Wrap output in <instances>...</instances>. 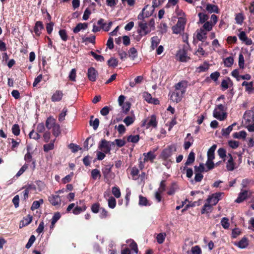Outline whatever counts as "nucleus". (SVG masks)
<instances>
[{
	"label": "nucleus",
	"instance_id": "f257e3e1",
	"mask_svg": "<svg viewBox=\"0 0 254 254\" xmlns=\"http://www.w3.org/2000/svg\"><path fill=\"white\" fill-rule=\"evenodd\" d=\"M214 163L212 160H207L206 163H200L198 166L194 167L195 177L194 179L196 182H200L203 176L202 173L207 172L214 168Z\"/></svg>",
	"mask_w": 254,
	"mask_h": 254
},
{
	"label": "nucleus",
	"instance_id": "f03ea898",
	"mask_svg": "<svg viewBox=\"0 0 254 254\" xmlns=\"http://www.w3.org/2000/svg\"><path fill=\"white\" fill-rule=\"evenodd\" d=\"M226 108L223 104L216 105L213 112V117L219 121H224L227 118V115L225 112Z\"/></svg>",
	"mask_w": 254,
	"mask_h": 254
},
{
	"label": "nucleus",
	"instance_id": "7ed1b4c3",
	"mask_svg": "<svg viewBox=\"0 0 254 254\" xmlns=\"http://www.w3.org/2000/svg\"><path fill=\"white\" fill-rule=\"evenodd\" d=\"M137 31L140 37L145 36L150 32V30L148 28V24L145 20L138 22V29Z\"/></svg>",
	"mask_w": 254,
	"mask_h": 254
},
{
	"label": "nucleus",
	"instance_id": "20e7f679",
	"mask_svg": "<svg viewBox=\"0 0 254 254\" xmlns=\"http://www.w3.org/2000/svg\"><path fill=\"white\" fill-rule=\"evenodd\" d=\"M186 22H185L184 20L181 19L178 20L177 24L173 26L172 28L173 33L174 34H180L182 32H184Z\"/></svg>",
	"mask_w": 254,
	"mask_h": 254
},
{
	"label": "nucleus",
	"instance_id": "39448f33",
	"mask_svg": "<svg viewBox=\"0 0 254 254\" xmlns=\"http://www.w3.org/2000/svg\"><path fill=\"white\" fill-rule=\"evenodd\" d=\"M98 149L106 153H110L111 150L110 141L102 139L98 145Z\"/></svg>",
	"mask_w": 254,
	"mask_h": 254
},
{
	"label": "nucleus",
	"instance_id": "423d86ee",
	"mask_svg": "<svg viewBox=\"0 0 254 254\" xmlns=\"http://www.w3.org/2000/svg\"><path fill=\"white\" fill-rule=\"evenodd\" d=\"M176 151V147L175 145H171L165 148L162 152L161 156L163 159H167L171 156Z\"/></svg>",
	"mask_w": 254,
	"mask_h": 254
},
{
	"label": "nucleus",
	"instance_id": "0eeeda50",
	"mask_svg": "<svg viewBox=\"0 0 254 254\" xmlns=\"http://www.w3.org/2000/svg\"><path fill=\"white\" fill-rule=\"evenodd\" d=\"M188 82L186 80H183L174 85L175 90L180 91L182 93H185L187 88L188 87Z\"/></svg>",
	"mask_w": 254,
	"mask_h": 254
},
{
	"label": "nucleus",
	"instance_id": "6e6552de",
	"mask_svg": "<svg viewBox=\"0 0 254 254\" xmlns=\"http://www.w3.org/2000/svg\"><path fill=\"white\" fill-rule=\"evenodd\" d=\"M222 194L223 193H216L213 194L208 196L206 201L213 206L215 205L220 199V197Z\"/></svg>",
	"mask_w": 254,
	"mask_h": 254
},
{
	"label": "nucleus",
	"instance_id": "1a4fd4ad",
	"mask_svg": "<svg viewBox=\"0 0 254 254\" xmlns=\"http://www.w3.org/2000/svg\"><path fill=\"white\" fill-rule=\"evenodd\" d=\"M30 166L32 170L35 168V163L34 161L31 162V161H28L26 164L24 165L19 170L17 173L16 174V177H18L21 176L24 171L27 169L28 166Z\"/></svg>",
	"mask_w": 254,
	"mask_h": 254
},
{
	"label": "nucleus",
	"instance_id": "9d476101",
	"mask_svg": "<svg viewBox=\"0 0 254 254\" xmlns=\"http://www.w3.org/2000/svg\"><path fill=\"white\" fill-rule=\"evenodd\" d=\"M98 75V71L94 67H91L88 69L87 76L90 81L92 82L95 81Z\"/></svg>",
	"mask_w": 254,
	"mask_h": 254
},
{
	"label": "nucleus",
	"instance_id": "9b49d317",
	"mask_svg": "<svg viewBox=\"0 0 254 254\" xmlns=\"http://www.w3.org/2000/svg\"><path fill=\"white\" fill-rule=\"evenodd\" d=\"M184 94V93L175 90L171 95L170 99L174 102L179 103L181 101Z\"/></svg>",
	"mask_w": 254,
	"mask_h": 254
},
{
	"label": "nucleus",
	"instance_id": "f8f14e48",
	"mask_svg": "<svg viewBox=\"0 0 254 254\" xmlns=\"http://www.w3.org/2000/svg\"><path fill=\"white\" fill-rule=\"evenodd\" d=\"M64 93L63 91L57 90H56L51 96V101L53 102L61 101L63 97Z\"/></svg>",
	"mask_w": 254,
	"mask_h": 254
},
{
	"label": "nucleus",
	"instance_id": "ddd939ff",
	"mask_svg": "<svg viewBox=\"0 0 254 254\" xmlns=\"http://www.w3.org/2000/svg\"><path fill=\"white\" fill-rule=\"evenodd\" d=\"M240 163V160H228L226 165L227 168L229 171H232L238 167Z\"/></svg>",
	"mask_w": 254,
	"mask_h": 254
},
{
	"label": "nucleus",
	"instance_id": "4468645a",
	"mask_svg": "<svg viewBox=\"0 0 254 254\" xmlns=\"http://www.w3.org/2000/svg\"><path fill=\"white\" fill-rule=\"evenodd\" d=\"M44 27L42 22L38 21L36 22L35 26H34L33 30L35 35L39 37L41 34V30L44 29Z\"/></svg>",
	"mask_w": 254,
	"mask_h": 254
},
{
	"label": "nucleus",
	"instance_id": "2eb2a0df",
	"mask_svg": "<svg viewBox=\"0 0 254 254\" xmlns=\"http://www.w3.org/2000/svg\"><path fill=\"white\" fill-rule=\"evenodd\" d=\"M50 203L54 206L58 205L61 203V198L58 195L52 194L49 197Z\"/></svg>",
	"mask_w": 254,
	"mask_h": 254
},
{
	"label": "nucleus",
	"instance_id": "dca6fc26",
	"mask_svg": "<svg viewBox=\"0 0 254 254\" xmlns=\"http://www.w3.org/2000/svg\"><path fill=\"white\" fill-rule=\"evenodd\" d=\"M56 124V120L52 116L48 117L45 123V126L47 129H50Z\"/></svg>",
	"mask_w": 254,
	"mask_h": 254
},
{
	"label": "nucleus",
	"instance_id": "f3484780",
	"mask_svg": "<svg viewBox=\"0 0 254 254\" xmlns=\"http://www.w3.org/2000/svg\"><path fill=\"white\" fill-rule=\"evenodd\" d=\"M178 55L179 57V60L182 62H186L187 61V59H190V57L187 56V51L183 49L182 50H180L178 53Z\"/></svg>",
	"mask_w": 254,
	"mask_h": 254
},
{
	"label": "nucleus",
	"instance_id": "a211bd4d",
	"mask_svg": "<svg viewBox=\"0 0 254 254\" xmlns=\"http://www.w3.org/2000/svg\"><path fill=\"white\" fill-rule=\"evenodd\" d=\"M206 9L209 13H219V9L217 5L208 3L206 5Z\"/></svg>",
	"mask_w": 254,
	"mask_h": 254
},
{
	"label": "nucleus",
	"instance_id": "6ab92c4d",
	"mask_svg": "<svg viewBox=\"0 0 254 254\" xmlns=\"http://www.w3.org/2000/svg\"><path fill=\"white\" fill-rule=\"evenodd\" d=\"M212 210L213 205L206 201L202 209L201 213L209 214L212 212Z\"/></svg>",
	"mask_w": 254,
	"mask_h": 254
},
{
	"label": "nucleus",
	"instance_id": "aec40b11",
	"mask_svg": "<svg viewBox=\"0 0 254 254\" xmlns=\"http://www.w3.org/2000/svg\"><path fill=\"white\" fill-rule=\"evenodd\" d=\"M157 122L156 121V116L155 115H152L146 124V127H157Z\"/></svg>",
	"mask_w": 254,
	"mask_h": 254
},
{
	"label": "nucleus",
	"instance_id": "412c9836",
	"mask_svg": "<svg viewBox=\"0 0 254 254\" xmlns=\"http://www.w3.org/2000/svg\"><path fill=\"white\" fill-rule=\"evenodd\" d=\"M175 12L177 16H178V20L182 19L184 20L185 22H187L186 15L182 9H179L178 5H177L176 8Z\"/></svg>",
	"mask_w": 254,
	"mask_h": 254
},
{
	"label": "nucleus",
	"instance_id": "4be33fe9",
	"mask_svg": "<svg viewBox=\"0 0 254 254\" xmlns=\"http://www.w3.org/2000/svg\"><path fill=\"white\" fill-rule=\"evenodd\" d=\"M138 204L141 206H147L151 205V203L145 197L139 195Z\"/></svg>",
	"mask_w": 254,
	"mask_h": 254
},
{
	"label": "nucleus",
	"instance_id": "5701e85b",
	"mask_svg": "<svg viewBox=\"0 0 254 254\" xmlns=\"http://www.w3.org/2000/svg\"><path fill=\"white\" fill-rule=\"evenodd\" d=\"M248 197V191L247 190H242L239 193L238 198L236 199L235 202L241 203L243 201Z\"/></svg>",
	"mask_w": 254,
	"mask_h": 254
},
{
	"label": "nucleus",
	"instance_id": "b1692460",
	"mask_svg": "<svg viewBox=\"0 0 254 254\" xmlns=\"http://www.w3.org/2000/svg\"><path fill=\"white\" fill-rule=\"evenodd\" d=\"M236 124H237L236 123H234L227 128H223L222 129V135L223 136H227L229 135L231 131L233 130V127L235 126Z\"/></svg>",
	"mask_w": 254,
	"mask_h": 254
},
{
	"label": "nucleus",
	"instance_id": "393cba45",
	"mask_svg": "<svg viewBox=\"0 0 254 254\" xmlns=\"http://www.w3.org/2000/svg\"><path fill=\"white\" fill-rule=\"evenodd\" d=\"M32 220V217L31 215H28L21 221L20 223V227L21 228L29 224L31 222Z\"/></svg>",
	"mask_w": 254,
	"mask_h": 254
},
{
	"label": "nucleus",
	"instance_id": "a878e982",
	"mask_svg": "<svg viewBox=\"0 0 254 254\" xmlns=\"http://www.w3.org/2000/svg\"><path fill=\"white\" fill-rule=\"evenodd\" d=\"M217 145H213L207 151V159H215L214 152L216 149Z\"/></svg>",
	"mask_w": 254,
	"mask_h": 254
},
{
	"label": "nucleus",
	"instance_id": "bb28decb",
	"mask_svg": "<svg viewBox=\"0 0 254 254\" xmlns=\"http://www.w3.org/2000/svg\"><path fill=\"white\" fill-rule=\"evenodd\" d=\"M160 42V40L158 36H154L151 39V47L152 50H154L158 46Z\"/></svg>",
	"mask_w": 254,
	"mask_h": 254
},
{
	"label": "nucleus",
	"instance_id": "cd10ccee",
	"mask_svg": "<svg viewBox=\"0 0 254 254\" xmlns=\"http://www.w3.org/2000/svg\"><path fill=\"white\" fill-rule=\"evenodd\" d=\"M86 207L84 205L82 206H78L77 205L73 209L72 213L75 215H78L81 213L82 212L86 210Z\"/></svg>",
	"mask_w": 254,
	"mask_h": 254
},
{
	"label": "nucleus",
	"instance_id": "c85d7f7f",
	"mask_svg": "<svg viewBox=\"0 0 254 254\" xmlns=\"http://www.w3.org/2000/svg\"><path fill=\"white\" fill-rule=\"evenodd\" d=\"M247 136V132L245 130H241L239 132H236L233 134V136L235 138L245 139Z\"/></svg>",
	"mask_w": 254,
	"mask_h": 254
},
{
	"label": "nucleus",
	"instance_id": "c756f323",
	"mask_svg": "<svg viewBox=\"0 0 254 254\" xmlns=\"http://www.w3.org/2000/svg\"><path fill=\"white\" fill-rule=\"evenodd\" d=\"M93 116H92L91 117L89 124L91 126H92L94 130H96L99 127L100 121L98 118H96L93 121H92V119H93Z\"/></svg>",
	"mask_w": 254,
	"mask_h": 254
},
{
	"label": "nucleus",
	"instance_id": "7c9ffc66",
	"mask_svg": "<svg viewBox=\"0 0 254 254\" xmlns=\"http://www.w3.org/2000/svg\"><path fill=\"white\" fill-rule=\"evenodd\" d=\"M53 134L55 136L57 137L61 134V128L60 126L58 124H56L52 127Z\"/></svg>",
	"mask_w": 254,
	"mask_h": 254
},
{
	"label": "nucleus",
	"instance_id": "2f4dec72",
	"mask_svg": "<svg viewBox=\"0 0 254 254\" xmlns=\"http://www.w3.org/2000/svg\"><path fill=\"white\" fill-rule=\"evenodd\" d=\"M236 245L241 249L246 248L248 245V241L247 238H243Z\"/></svg>",
	"mask_w": 254,
	"mask_h": 254
},
{
	"label": "nucleus",
	"instance_id": "473e14b6",
	"mask_svg": "<svg viewBox=\"0 0 254 254\" xmlns=\"http://www.w3.org/2000/svg\"><path fill=\"white\" fill-rule=\"evenodd\" d=\"M127 243L128 244L129 247L136 253H138V249L136 244L132 240H128Z\"/></svg>",
	"mask_w": 254,
	"mask_h": 254
},
{
	"label": "nucleus",
	"instance_id": "72a5a7b5",
	"mask_svg": "<svg viewBox=\"0 0 254 254\" xmlns=\"http://www.w3.org/2000/svg\"><path fill=\"white\" fill-rule=\"evenodd\" d=\"M229 83H230L232 85H233V82L229 77H228L227 80L224 79L222 81L221 85L223 90H225L228 88Z\"/></svg>",
	"mask_w": 254,
	"mask_h": 254
},
{
	"label": "nucleus",
	"instance_id": "f704fd0d",
	"mask_svg": "<svg viewBox=\"0 0 254 254\" xmlns=\"http://www.w3.org/2000/svg\"><path fill=\"white\" fill-rule=\"evenodd\" d=\"M224 64L226 67H231L234 64V58L232 57H229L224 60Z\"/></svg>",
	"mask_w": 254,
	"mask_h": 254
},
{
	"label": "nucleus",
	"instance_id": "c9c22d12",
	"mask_svg": "<svg viewBox=\"0 0 254 254\" xmlns=\"http://www.w3.org/2000/svg\"><path fill=\"white\" fill-rule=\"evenodd\" d=\"M59 34L63 41H66L68 39V35L65 29H61L59 31Z\"/></svg>",
	"mask_w": 254,
	"mask_h": 254
},
{
	"label": "nucleus",
	"instance_id": "e433bc0d",
	"mask_svg": "<svg viewBox=\"0 0 254 254\" xmlns=\"http://www.w3.org/2000/svg\"><path fill=\"white\" fill-rule=\"evenodd\" d=\"M60 217L61 214L59 212H57L54 215L52 219L51 225L50 226L51 229H53L54 227L55 223L60 218Z\"/></svg>",
	"mask_w": 254,
	"mask_h": 254
},
{
	"label": "nucleus",
	"instance_id": "4c0bfd02",
	"mask_svg": "<svg viewBox=\"0 0 254 254\" xmlns=\"http://www.w3.org/2000/svg\"><path fill=\"white\" fill-rule=\"evenodd\" d=\"M27 153H26L24 159H32V155L34 152L32 151V148L30 145L26 146Z\"/></svg>",
	"mask_w": 254,
	"mask_h": 254
},
{
	"label": "nucleus",
	"instance_id": "58836bf2",
	"mask_svg": "<svg viewBox=\"0 0 254 254\" xmlns=\"http://www.w3.org/2000/svg\"><path fill=\"white\" fill-rule=\"evenodd\" d=\"M127 141L129 142L137 143L139 139V135H130L127 137Z\"/></svg>",
	"mask_w": 254,
	"mask_h": 254
},
{
	"label": "nucleus",
	"instance_id": "ea45409f",
	"mask_svg": "<svg viewBox=\"0 0 254 254\" xmlns=\"http://www.w3.org/2000/svg\"><path fill=\"white\" fill-rule=\"evenodd\" d=\"M238 65L240 69H243L245 68V59L242 53L239 55Z\"/></svg>",
	"mask_w": 254,
	"mask_h": 254
},
{
	"label": "nucleus",
	"instance_id": "a19ab883",
	"mask_svg": "<svg viewBox=\"0 0 254 254\" xmlns=\"http://www.w3.org/2000/svg\"><path fill=\"white\" fill-rule=\"evenodd\" d=\"M90 142V147H91L94 143V139L91 137H88L84 142L83 145L84 148L88 150L89 149V144Z\"/></svg>",
	"mask_w": 254,
	"mask_h": 254
},
{
	"label": "nucleus",
	"instance_id": "79ce46f5",
	"mask_svg": "<svg viewBox=\"0 0 254 254\" xmlns=\"http://www.w3.org/2000/svg\"><path fill=\"white\" fill-rule=\"evenodd\" d=\"M108 206L112 209L114 208L116 206V199L113 197H110L108 200Z\"/></svg>",
	"mask_w": 254,
	"mask_h": 254
},
{
	"label": "nucleus",
	"instance_id": "37998d69",
	"mask_svg": "<svg viewBox=\"0 0 254 254\" xmlns=\"http://www.w3.org/2000/svg\"><path fill=\"white\" fill-rule=\"evenodd\" d=\"M198 16L199 18V22L201 24L204 23L209 18V16L207 14L201 12L198 13Z\"/></svg>",
	"mask_w": 254,
	"mask_h": 254
},
{
	"label": "nucleus",
	"instance_id": "c03bdc74",
	"mask_svg": "<svg viewBox=\"0 0 254 254\" xmlns=\"http://www.w3.org/2000/svg\"><path fill=\"white\" fill-rule=\"evenodd\" d=\"M68 147L73 153L77 152L78 151L81 150V148L79 145L73 143H70Z\"/></svg>",
	"mask_w": 254,
	"mask_h": 254
},
{
	"label": "nucleus",
	"instance_id": "a18cd8bd",
	"mask_svg": "<svg viewBox=\"0 0 254 254\" xmlns=\"http://www.w3.org/2000/svg\"><path fill=\"white\" fill-rule=\"evenodd\" d=\"M108 65L110 67H115L118 65V61L117 59L111 58L108 61Z\"/></svg>",
	"mask_w": 254,
	"mask_h": 254
},
{
	"label": "nucleus",
	"instance_id": "49530a36",
	"mask_svg": "<svg viewBox=\"0 0 254 254\" xmlns=\"http://www.w3.org/2000/svg\"><path fill=\"white\" fill-rule=\"evenodd\" d=\"M121 106L122 107L123 112L127 114L130 109L131 104L129 102H126Z\"/></svg>",
	"mask_w": 254,
	"mask_h": 254
},
{
	"label": "nucleus",
	"instance_id": "de8ad7c7",
	"mask_svg": "<svg viewBox=\"0 0 254 254\" xmlns=\"http://www.w3.org/2000/svg\"><path fill=\"white\" fill-rule=\"evenodd\" d=\"M166 235L165 233H161L158 234L156 236V240L158 243L161 244L163 243L166 238Z\"/></svg>",
	"mask_w": 254,
	"mask_h": 254
},
{
	"label": "nucleus",
	"instance_id": "09e8293b",
	"mask_svg": "<svg viewBox=\"0 0 254 254\" xmlns=\"http://www.w3.org/2000/svg\"><path fill=\"white\" fill-rule=\"evenodd\" d=\"M156 150V149H153V151H150L146 153H143V155L144 156V159H155L156 155L154 154V152Z\"/></svg>",
	"mask_w": 254,
	"mask_h": 254
},
{
	"label": "nucleus",
	"instance_id": "8fccbe9b",
	"mask_svg": "<svg viewBox=\"0 0 254 254\" xmlns=\"http://www.w3.org/2000/svg\"><path fill=\"white\" fill-rule=\"evenodd\" d=\"M29 136L30 138H33L36 140L39 139L41 138V135L39 134V132L37 131L35 132L34 129L30 132Z\"/></svg>",
	"mask_w": 254,
	"mask_h": 254
},
{
	"label": "nucleus",
	"instance_id": "3c124183",
	"mask_svg": "<svg viewBox=\"0 0 254 254\" xmlns=\"http://www.w3.org/2000/svg\"><path fill=\"white\" fill-rule=\"evenodd\" d=\"M11 130L12 133L16 136H18L20 134V127L18 124L13 125Z\"/></svg>",
	"mask_w": 254,
	"mask_h": 254
},
{
	"label": "nucleus",
	"instance_id": "603ef678",
	"mask_svg": "<svg viewBox=\"0 0 254 254\" xmlns=\"http://www.w3.org/2000/svg\"><path fill=\"white\" fill-rule=\"evenodd\" d=\"M36 187L34 185H29L23 191V196L25 199L28 197V195L30 190H35Z\"/></svg>",
	"mask_w": 254,
	"mask_h": 254
},
{
	"label": "nucleus",
	"instance_id": "864d4df0",
	"mask_svg": "<svg viewBox=\"0 0 254 254\" xmlns=\"http://www.w3.org/2000/svg\"><path fill=\"white\" fill-rule=\"evenodd\" d=\"M67 112V109L65 107L64 108L62 112L60 114L59 116V121L60 122H63L65 119V117L66 115V113Z\"/></svg>",
	"mask_w": 254,
	"mask_h": 254
},
{
	"label": "nucleus",
	"instance_id": "5fc2aeb1",
	"mask_svg": "<svg viewBox=\"0 0 254 254\" xmlns=\"http://www.w3.org/2000/svg\"><path fill=\"white\" fill-rule=\"evenodd\" d=\"M125 137H124L123 139H116L115 140V142L116 145L119 148H121L124 145H125L126 143V141L125 140Z\"/></svg>",
	"mask_w": 254,
	"mask_h": 254
},
{
	"label": "nucleus",
	"instance_id": "6e6d98bb",
	"mask_svg": "<svg viewBox=\"0 0 254 254\" xmlns=\"http://www.w3.org/2000/svg\"><path fill=\"white\" fill-rule=\"evenodd\" d=\"M90 53V55L92 57H93L95 59V60H97V61H100V62H104V61L105 59L103 56H102L101 55H97L93 51H91Z\"/></svg>",
	"mask_w": 254,
	"mask_h": 254
},
{
	"label": "nucleus",
	"instance_id": "4d7b16f0",
	"mask_svg": "<svg viewBox=\"0 0 254 254\" xmlns=\"http://www.w3.org/2000/svg\"><path fill=\"white\" fill-rule=\"evenodd\" d=\"M11 140V149L14 150L15 148H17L20 142V139H18V141L14 139L13 138H9Z\"/></svg>",
	"mask_w": 254,
	"mask_h": 254
},
{
	"label": "nucleus",
	"instance_id": "13d9d810",
	"mask_svg": "<svg viewBox=\"0 0 254 254\" xmlns=\"http://www.w3.org/2000/svg\"><path fill=\"white\" fill-rule=\"evenodd\" d=\"M112 192L113 195L116 198H119L121 196V191L119 188L114 187L112 188Z\"/></svg>",
	"mask_w": 254,
	"mask_h": 254
},
{
	"label": "nucleus",
	"instance_id": "bf43d9fd",
	"mask_svg": "<svg viewBox=\"0 0 254 254\" xmlns=\"http://www.w3.org/2000/svg\"><path fill=\"white\" fill-rule=\"evenodd\" d=\"M92 177L94 180L99 179L101 177L100 172L97 169H94L91 172Z\"/></svg>",
	"mask_w": 254,
	"mask_h": 254
},
{
	"label": "nucleus",
	"instance_id": "052dcab7",
	"mask_svg": "<svg viewBox=\"0 0 254 254\" xmlns=\"http://www.w3.org/2000/svg\"><path fill=\"white\" fill-rule=\"evenodd\" d=\"M214 25L212 22L210 21H206L204 22V24L203 25V28L207 31H210L212 30L213 26Z\"/></svg>",
	"mask_w": 254,
	"mask_h": 254
},
{
	"label": "nucleus",
	"instance_id": "680f3d73",
	"mask_svg": "<svg viewBox=\"0 0 254 254\" xmlns=\"http://www.w3.org/2000/svg\"><path fill=\"white\" fill-rule=\"evenodd\" d=\"M43 199H41L38 201H34L31 206V209L32 210H35L37 208H38L40 205L41 204L43 203Z\"/></svg>",
	"mask_w": 254,
	"mask_h": 254
},
{
	"label": "nucleus",
	"instance_id": "e2e57ef3",
	"mask_svg": "<svg viewBox=\"0 0 254 254\" xmlns=\"http://www.w3.org/2000/svg\"><path fill=\"white\" fill-rule=\"evenodd\" d=\"M134 118L130 116L126 117L124 120V122L127 126H129L131 125L134 122Z\"/></svg>",
	"mask_w": 254,
	"mask_h": 254
},
{
	"label": "nucleus",
	"instance_id": "0e129e2a",
	"mask_svg": "<svg viewBox=\"0 0 254 254\" xmlns=\"http://www.w3.org/2000/svg\"><path fill=\"white\" fill-rule=\"evenodd\" d=\"M115 128L117 129L119 133L121 135L123 134L126 130L125 127L123 124H120L118 127L116 126Z\"/></svg>",
	"mask_w": 254,
	"mask_h": 254
},
{
	"label": "nucleus",
	"instance_id": "69168bd1",
	"mask_svg": "<svg viewBox=\"0 0 254 254\" xmlns=\"http://www.w3.org/2000/svg\"><path fill=\"white\" fill-rule=\"evenodd\" d=\"M217 153L221 158L224 159L226 157V151L223 148H219L217 151Z\"/></svg>",
	"mask_w": 254,
	"mask_h": 254
},
{
	"label": "nucleus",
	"instance_id": "338daca9",
	"mask_svg": "<svg viewBox=\"0 0 254 254\" xmlns=\"http://www.w3.org/2000/svg\"><path fill=\"white\" fill-rule=\"evenodd\" d=\"M191 252L192 254H201V250L198 246H195L191 248Z\"/></svg>",
	"mask_w": 254,
	"mask_h": 254
},
{
	"label": "nucleus",
	"instance_id": "774afa93",
	"mask_svg": "<svg viewBox=\"0 0 254 254\" xmlns=\"http://www.w3.org/2000/svg\"><path fill=\"white\" fill-rule=\"evenodd\" d=\"M254 83L253 81H251L249 82V85H247L246 87H245V90L249 93H251L254 91Z\"/></svg>",
	"mask_w": 254,
	"mask_h": 254
}]
</instances>
